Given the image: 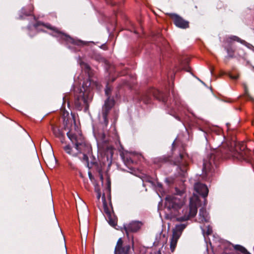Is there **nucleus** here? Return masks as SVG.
<instances>
[{
	"mask_svg": "<svg viewBox=\"0 0 254 254\" xmlns=\"http://www.w3.org/2000/svg\"><path fill=\"white\" fill-rule=\"evenodd\" d=\"M186 227V225L185 224H179L176 225L175 228L173 230L172 235L176 236L177 237L180 238L182 235L183 231Z\"/></svg>",
	"mask_w": 254,
	"mask_h": 254,
	"instance_id": "4468645a",
	"label": "nucleus"
},
{
	"mask_svg": "<svg viewBox=\"0 0 254 254\" xmlns=\"http://www.w3.org/2000/svg\"><path fill=\"white\" fill-rule=\"evenodd\" d=\"M102 199L103 201V208L104 213L107 215V217L109 219V222L111 225H114L116 224L115 220H113L112 218V213L110 209L108 207L105 202V196L103 194L102 197Z\"/></svg>",
	"mask_w": 254,
	"mask_h": 254,
	"instance_id": "f8f14e48",
	"label": "nucleus"
},
{
	"mask_svg": "<svg viewBox=\"0 0 254 254\" xmlns=\"http://www.w3.org/2000/svg\"><path fill=\"white\" fill-rule=\"evenodd\" d=\"M132 162V161L131 160H128V163L129 164V162Z\"/></svg>",
	"mask_w": 254,
	"mask_h": 254,
	"instance_id": "e433bc0d",
	"label": "nucleus"
},
{
	"mask_svg": "<svg viewBox=\"0 0 254 254\" xmlns=\"http://www.w3.org/2000/svg\"><path fill=\"white\" fill-rule=\"evenodd\" d=\"M201 229H202V231L203 233H204L205 232V229L204 228H201Z\"/></svg>",
	"mask_w": 254,
	"mask_h": 254,
	"instance_id": "f704fd0d",
	"label": "nucleus"
},
{
	"mask_svg": "<svg viewBox=\"0 0 254 254\" xmlns=\"http://www.w3.org/2000/svg\"><path fill=\"white\" fill-rule=\"evenodd\" d=\"M98 137L101 138L102 140H103V141H104V138H105V134L104 133H102V135L100 136V134H98Z\"/></svg>",
	"mask_w": 254,
	"mask_h": 254,
	"instance_id": "c85d7f7f",
	"label": "nucleus"
},
{
	"mask_svg": "<svg viewBox=\"0 0 254 254\" xmlns=\"http://www.w3.org/2000/svg\"><path fill=\"white\" fill-rule=\"evenodd\" d=\"M21 12L23 13L25 16H28L31 14V11H26L25 9L23 8L21 9Z\"/></svg>",
	"mask_w": 254,
	"mask_h": 254,
	"instance_id": "4be33fe9",
	"label": "nucleus"
},
{
	"mask_svg": "<svg viewBox=\"0 0 254 254\" xmlns=\"http://www.w3.org/2000/svg\"><path fill=\"white\" fill-rule=\"evenodd\" d=\"M68 164L72 169L74 168V166L72 165V164L71 163H69Z\"/></svg>",
	"mask_w": 254,
	"mask_h": 254,
	"instance_id": "473e14b6",
	"label": "nucleus"
},
{
	"mask_svg": "<svg viewBox=\"0 0 254 254\" xmlns=\"http://www.w3.org/2000/svg\"><path fill=\"white\" fill-rule=\"evenodd\" d=\"M48 164H47V165H49V167H54L56 163V160L55 157L53 156L52 158L51 161L48 160Z\"/></svg>",
	"mask_w": 254,
	"mask_h": 254,
	"instance_id": "6ab92c4d",
	"label": "nucleus"
},
{
	"mask_svg": "<svg viewBox=\"0 0 254 254\" xmlns=\"http://www.w3.org/2000/svg\"><path fill=\"white\" fill-rule=\"evenodd\" d=\"M65 100H66V99H65V97H64L63 98V100H64V102H65Z\"/></svg>",
	"mask_w": 254,
	"mask_h": 254,
	"instance_id": "c9c22d12",
	"label": "nucleus"
},
{
	"mask_svg": "<svg viewBox=\"0 0 254 254\" xmlns=\"http://www.w3.org/2000/svg\"><path fill=\"white\" fill-rule=\"evenodd\" d=\"M52 131H53L54 134L56 136H60L61 132H60V130L59 129V128H58L56 127L52 126Z\"/></svg>",
	"mask_w": 254,
	"mask_h": 254,
	"instance_id": "aec40b11",
	"label": "nucleus"
},
{
	"mask_svg": "<svg viewBox=\"0 0 254 254\" xmlns=\"http://www.w3.org/2000/svg\"><path fill=\"white\" fill-rule=\"evenodd\" d=\"M41 24H40V23H38L37 24H36V25H35V27H37V26H38L40 25Z\"/></svg>",
	"mask_w": 254,
	"mask_h": 254,
	"instance_id": "72a5a7b5",
	"label": "nucleus"
},
{
	"mask_svg": "<svg viewBox=\"0 0 254 254\" xmlns=\"http://www.w3.org/2000/svg\"><path fill=\"white\" fill-rule=\"evenodd\" d=\"M82 68H84L85 71L89 73L90 68H89V65H87L86 64H83L82 65Z\"/></svg>",
	"mask_w": 254,
	"mask_h": 254,
	"instance_id": "5701e85b",
	"label": "nucleus"
},
{
	"mask_svg": "<svg viewBox=\"0 0 254 254\" xmlns=\"http://www.w3.org/2000/svg\"><path fill=\"white\" fill-rule=\"evenodd\" d=\"M227 151L231 152L232 157L239 160L247 161L249 157V151L247 149L246 144L244 142L237 144L235 150L229 147Z\"/></svg>",
	"mask_w": 254,
	"mask_h": 254,
	"instance_id": "20e7f679",
	"label": "nucleus"
},
{
	"mask_svg": "<svg viewBox=\"0 0 254 254\" xmlns=\"http://www.w3.org/2000/svg\"><path fill=\"white\" fill-rule=\"evenodd\" d=\"M234 41L240 42L249 49H254V47H253L252 45L247 43L245 40L241 39L239 37L236 36H230L226 38L224 40V42L226 44H228V46H225V48L227 51L228 56L230 58H234L235 57V50L231 46H229V45L231 44Z\"/></svg>",
	"mask_w": 254,
	"mask_h": 254,
	"instance_id": "39448f33",
	"label": "nucleus"
},
{
	"mask_svg": "<svg viewBox=\"0 0 254 254\" xmlns=\"http://www.w3.org/2000/svg\"><path fill=\"white\" fill-rule=\"evenodd\" d=\"M59 33L61 35V36H62V37H63V36H66L65 34L64 35V33L61 32V33Z\"/></svg>",
	"mask_w": 254,
	"mask_h": 254,
	"instance_id": "2f4dec72",
	"label": "nucleus"
},
{
	"mask_svg": "<svg viewBox=\"0 0 254 254\" xmlns=\"http://www.w3.org/2000/svg\"><path fill=\"white\" fill-rule=\"evenodd\" d=\"M142 225L143 223L141 221H133L127 225H124V228L127 235L129 232H136L138 231L141 228Z\"/></svg>",
	"mask_w": 254,
	"mask_h": 254,
	"instance_id": "9d476101",
	"label": "nucleus"
},
{
	"mask_svg": "<svg viewBox=\"0 0 254 254\" xmlns=\"http://www.w3.org/2000/svg\"><path fill=\"white\" fill-rule=\"evenodd\" d=\"M194 190L196 192L201 195L204 197L207 196L208 192V189L204 184L197 183L194 186Z\"/></svg>",
	"mask_w": 254,
	"mask_h": 254,
	"instance_id": "9b49d317",
	"label": "nucleus"
},
{
	"mask_svg": "<svg viewBox=\"0 0 254 254\" xmlns=\"http://www.w3.org/2000/svg\"><path fill=\"white\" fill-rule=\"evenodd\" d=\"M67 135L74 147L72 148L69 145H65L64 147V149L66 153L72 156H77L79 154L90 152L91 147L89 144L84 141L81 135H77L69 131L67 133Z\"/></svg>",
	"mask_w": 254,
	"mask_h": 254,
	"instance_id": "f03ea898",
	"label": "nucleus"
},
{
	"mask_svg": "<svg viewBox=\"0 0 254 254\" xmlns=\"http://www.w3.org/2000/svg\"><path fill=\"white\" fill-rule=\"evenodd\" d=\"M95 191L97 192V198L99 200L101 197V192L100 191L99 189L97 187H95Z\"/></svg>",
	"mask_w": 254,
	"mask_h": 254,
	"instance_id": "393cba45",
	"label": "nucleus"
},
{
	"mask_svg": "<svg viewBox=\"0 0 254 254\" xmlns=\"http://www.w3.org/2000/svg\"><path fill=\"white\" fill-rule=\"evenodd\" d=\"M181 170L182 171L183 173L182 174V175H185V172L187 171V167L186 166H183L181 168Z\"/></svg>",
	"mask_w": 254,
	"mask_h": 254,
	"instance_id": "bb28decb",
	"label": "nucleus"
},
{
	"mask_svg": "<svg viewBox=\"0 0 254 254\" xmlns=\"http://www.w3.org/2000/svg\"><path fill=\"white\" fill-rule=\"evenodd\" d=\"M159 100H162L163 102H165L167 101L166 98L163 96L161 97V99L159 98Z\"/></svg>",
	"mask_w": 254,
	"mask_h": 254,
	"instance_id": "c756f323",
	"label": "nucleus"
},
{
	"mask_svg": "<svg viewBox=\"0 0 254 254\" xmlns=\"http://www.w3.org/2000/svg\"><path fill=\"white\" fill-rule=\"evenodd\" d=\"M209 219L206 210L202 208L199 210L198 221L199 223L208 222Z\"/></svg>",
	"mask_w": 254,
	"mask_h": 254,
	"instance_id": "ddd939ff",
	"label": "nucleus"
},
{
	"mask_svg": "<svg viewBox=\"0 0 254 254\" xmlns=\"http://www.w3.org/2000/svg\"><path fill=\"white\" fill-rule=\"evenodd\" d=\"M91 82L90 80H87L83 82L82 88L78 89L75 94L74 105L75 107L81 110L84 105L87 106L88 103L91 100L90 91L91 90Z\"/></svg>",
	"mask_w": 254,
	"mask_h": 254,
	"instance_id": "7ed1b4c3",
	"label": "nucleus"
},
{
	"mask_svg": "<svg viewBox=\"0 0 254 254\" xmlns=\"http://www.w3.org/2000/svg\"><path fill=\"white\" fill-rule=\"evenodd\" d=\"M179 238V237H177L176 236L173 235H172L171 238H170V249L172 252H174Z\"/></svg>",
	"mask_w": 254,
	"mask_h": 254,
	"instance_id": "2eb2a0df",
	"label": "nucleus"
},
{
	"mask_svg": "<svg viewBox=\"0 0 254 254\" xmlns=\"http://www.w3.org/2000/svg\"><path fill=\"white\" fill-rule=\"evenodd\" d=\"M212 230L211 227L210 226H208L207 227V230L205 232L206 235H209L212 233Z\"/></svg>",
	"mask_w": 254,
	"mask_h": 254,
	"instance_id": "a878e982",
	"label": "nucleus"
},
{
	"mask_svg": "<svg viewBox=\"0 0 254 254\" xmlns=\"http://www.w3.org/2000/svg\"><path fill=\"white\" fill-rule=\"evenodd\" d=\"M198 200V196L194 195L190 198V205L188 206L185 205V198L181 193L168 195L165 198V208L178 221H186L196 215Z\"/></svg>",
	"mask_w": 254,
	"mask_h": 254,
	"instance_id": "f257e3e1",
	"label": "nucleus"
},
{
	"mask_svg": "<svg viewBox=\"0 0 254 254\" xmlns=\"http://www.w3.org/2000/svg\"><path fill=\"white\" fill-rule=\"evenodd\" d=\"M156 187H157V189H159V190H160V189H162V184H161V183H157V186H156Z\"/></svg>",
	"mask_w": 254,
	"mask_h": 254,
	"instance_id": "cd10ccee",
	"label": "nucleus"
},
{
	"mask_svg": "<svg viewBox=\"0 0 254 254\" xmlns=\"http://www.w3.org/2000/svg\"><path fill=\"white\" fill-rule=\"evenodd\" d=\"M215 155L214 153H211L209 156H208L203 161V171L205 172L210 171L215 165Z\"/></svg>",
	"mask_w": 254,
	"mask_h": 254,
	"instance_id": "1a4fd4ad",
	"label": "nucleus"
},
{
	"mask_svg": "<svg viewBox=\"0 0 254 254\" xmlns=\"http://www.w3.org/2000/svg\"><path fill=\"white\" fill-rule=\"evenodd\" d=\"M158 254H161V253H160V252H159Z\"/></svg>",
	"mask_w": 254,
	"mask_h": 254,
	"instance_id": "58836bf2",
	"label": "nucleus"
},
{
	"mask_svg": "<svg viewBox=\"0 0 254 254\" xmlns=\"http://www.w3.org/2000/svg\"><path fill=\"white\" fill-rule=\"evenodd\" d=\"M83 158L82 160L84 161H85L86 162H88V157L87 156V155L89 154V153H83Z\"/></svg>",
	"mask_w": 254,
	"mask_h": 254,
	"instance_id": "b1692460",
	"label": "nucleus"
},
{
	"mask_svg": "<svg viewBox=\"0 0 254 254\" xmlns=\"http://www.w3.org/2000/svg\"><path fill=\"white\" fill-rule=\"evenodd\" d=\"M101 179H103V177L102 176H101Z\"/></svg>",
	"mask_w": 254,
	"mask_h": 254,
	"instance_id": "4c0bfd02",
	"label": "nucleus"
},
{
	"mask_svg": "<svg viewBox=\"0 0 254 254\" xmlns=\"http://www.w3.org/2000/svg\"><path fill=\"white\" fill-rule=\"evenodd\" d=\"M73 43L78 46H84L86 45L89 42L83 41L79 40H73Z\"/></svg>",
	"mask_w": 254,
	"mask_h": 254,
	"instance_id": "a211bd4d",
	"label": "nucleus"
},
{
	"mask_svg": "<svg viewBox=\"0 0 254 254\" xmlns=\"http://www.w3.org/2000/svg\"><path fill=\"white\" fill-rule=\"evenodd\" d=\"M168 15L173 20L175 25L181 28H187L189 26V22L175 13H168Z\"/></svg>",
	"mask_w": 254,
	"mask_h": 254,
	"instance_id": "0eeeda50",
	"label": "nucleus"
},
{
	"mask_svg": "<svg viewBox=\"0 0 254 254\" xmlns=\"http://www.w3.org/2000/svg\"><path fill=\"white\" fill-rule=\"evenodd\" d=\"M234 144L235 145V146L237 145V144H235V143H234ZM229 147H228L226 149H224L223 150H221V154L224 157H226V158H229L230 157V156H232V154L230 152H229V151H227V150L228 149ZM229 148H232L233 149V150H235V149H234L232 146L231 147H229ZM236 149V148H235Z\"/></svg>",
	"mask_w": 254,
	"mask_h": 254,
	"instance_id": "dca6fc26",
	"label": "nucleus"
},
{
	"mask_svg": "<svg viewBox=\"0 0 254 254\" xmlns=\"http://www.w3.org/2000/svg\"><path fill=\"white\" fill-rule=\"evenodd\" d=\"M111 92V88L107 86L105 89V94L108 97V98L105 101L104 105L103 106L102 109V114L104 121V124L106 126H107L108 124V120L107 119L108 114L111 109L114 105V100L110 98Z\"/></svg>",
	"mask_w": 254,
	"mask_h": 254,
	"instance_id": "423d86ee",
	"label": "nucleus"
},
{
	"mask_svg": "<svg viewBox=\"0 0 254 254\" xmlns=\"http://www.w3.org/2000/svg\"><path fill=\"white\" fill-rule=\"evenodd\" d=\"M234 248L235 250L241 252L243 254H250L244 247L241 245H236Z\"/></svg>",
	"mask_w": 254,
	"mask_h": 254,
	"instance_id": "f3484780",
	"label": "nucleus"
},
{
	"mask_svg": "<svg viewBox=\"0 0 254 254\" xmlns=\"http://www.w3.org/2000/svg\"><path fill=\"white\" fill-rule=\"evenodd\" d=\"M230 77H231V78H233V79H237V78H238V76H237V75H235V76H232V75H231V76H230Z\"/></svg>",
	"mask_w": 254,
	"mask_h": 254,
	"instance_id": "7c9ffc66",
	"label": "nucleus"
},
{
	"mask_svg": "<svg viewBox=\"0 0 254 254\" xmlns=\"http://www.w3.org/2000/svg\"><path fill=\"white\" fill-rule=\"evenodd\" d=\"M44 26L47 27L48 29L54 31V32H61L59 30H58L56 27H52L49 24H42Z\"/></svg>",
	"mask_w": 254,
	"mask_h": 254,
	"instance_id": "412c9836",
	"label": "nucleus"
},
{
	"mask_svg": "<svg viewBox=\"0 0 254 254\" xmlns=\"http://www.w3.org/2000/svg\"><path fill=\"white\" fill-rule=\"evenodd\" d=\"M115 254H131L130 246L129 245H123L122 238H120L115 249Z\"/></svg>",
	"mask_w": 254,
	"mask_h": 254,
	"instance_id": "6e6552de",
	"label": "nucleus"
}]
</instances>
